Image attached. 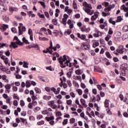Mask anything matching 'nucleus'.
Instances as JSON below:
<instances>
[{
	"mask_svg": "<svg viewBox=\"0 0 128 128\" xmlns=\"http://www.w3.org/2000/svg\"><path fill=\"white\" fill-rule=\"evenodd\" d=\"M76 122V118H72L70 119V124H74Z\"/></svg>",
	"mask_w": 128,
	"mask_h": 128,
	"instance_id": "obj_37",
	"label": "nucleus"
},
{
	"mask_svg": "<svg viewBox=\"0 0 128 128\" xmlns=\"http://www.w3.org/2000/svg\"><path fill=\"white\" fill-rule=\"evenodd\" d=\"M35 91L36 92V94H40L42 92L40 89L38 88H35Z\"/></svg>",
	"mask_w": 128,
	"mask_h": 128,
	"instance_id": "obj_25",
	"label": "nucleus"
},
{
	"mask_svg": "<svg viewBox=\"0 0 128 128\" xmlns=\"http://www.w3.org/2000/svg\"><path fill=\"white\" fill-rule=\"evenodd\" d=\"M94 42L92 44V48H96V46H100V42H98V40H94Z\"/></svg>",
	"mask_w": 128,
	"mask_h": 128,
	"instance_id": "obj_7",
	"label": "nucleus"
},
{
	"mask_svg": "<svg viewBox=\"0 0 128 128\" xmlns=\"http://www.w3.org/2000/svg\"><path fill=\"white\" fill-rule=\"evenodd\" d=\"M109 22L113 24V26H116V21L112 20V18H109Z\"/></svg>",
	"mask_w": 128,
	"mask_h": 128,
	"instance_id": "obj_17",
	"label": "nucleus"
},
{
	"mask_svg": "<svg viewBox=\"0 0 128 128\" xmlns=\"http://www.w3.org/2000/svg\"><path fill=\"white\" fill-rule=\"evenodd\" d=\"M54 101L52 100L48 102V105L50 106H54Z\"/></svg>",
	"mask_w": 128,
	"mask_h": 128,
	"instance_id": "obj_26",
	"label": "nucleus"
},
{
	"mask_svg": "<svg viewBox=\"0 0 128 128\" xmlns=\"http://www.w3.org/2000/svg\"><path fill=\"white\" fill-rule=\"evenodd\" d=\"M66 76H68L69 78H72V72H68L66 74Z\"/></svg>",
	"mask_w": 128,
	"mask_h": 128,
	"instance_id": "obj_45",
	"label": "nucleus"
},
{
	"mask_svg": "<svg viewBox=\"0 0 128 128\" xmlns=\"http://www.w3.org/2000/svg\"><path fill=\"white\" fill-rule=\"evenodd\" d=\"M50 6H51L52 8H55L56 6H54V2H50Z\"/></svg>",
	"mask_w": 128,
	"mask_h": 128,
	"instance_id": "obj_56",
	"label": "nucleus"
},
{
	"mask_svg": "<svg viewBox=\"0 0 128 128\" xmlns=\"http://www.w3.org/2000/svg\"><path fill=\"white\" fill-rule=\"evenodd\" d=\"M40 110V108L36 107L34 109V112H38V110Z\"/></svg>",
	"mask_w": 128,
	"mask_h": 128,
	"instance_id": "obj_43",
	"label": "nucleus"
},
{
	"mask_svg": "<svg viewBox=\"0 0 128 128\" xmlns=\"http://www.w3.org/2000/svg\"><path fill=\"white\" fill-rule=\"evenodd\" d=\"M122 30H123V32H128V25L124 26L123 27Z\"/></svg>",
	"mask_w": 128,
	"mask_h": 128,
	"instance_id": "obj_19",
	"label": "nucleus"
},
{
	"mask_svg": "<svg viewBox=\"0 0 128 128\" xmlns=\"http://www.w3.org/2000/svg\"><path fill=\"white\" fill-rule=\"evenodd\" d=\"M122 8L124 12H128V7H126V6L124 4H123L122 6Z\"/></svg>",
	"mask_w": 128,
	"mask_h": 128,
	"instance_id": "obj_16",
	"label": "nucleus"
},
{
	"mask_svg": "<svg viewBox=\"0 0 128 128\" xmlns=\"http://www.w3.org/2000/svg\"><path fill=\"white\" fill-rule=\"evenodd\" d=\"M83 10H84L85 12L87 14H90V10L92 8V5L90 4H88L86 2H84L83 4Z\"/></svg>",
	"mask_w": 128,
	"mask_h": 128,
	"instance_id": "obj_2",
	"label": "nucleus"
},
{
	"mask_svg": "<svg viewBox=\"0 0 128 128\" xmlns=\"http://www.w3.org/2000/svg\"><path fill=\"white\" fill-rule=\"evenodd\" d=\"M5 88L6 90H10V84H7L5 86Z\"/></svg>",
	"mask_w": 128,
	"mask_h": 128,
	"instance_id": "obj_38",
	"label": "nucleus"
},
{
	"mask_svg": "<svg viewBox=\"0 0 128 128\" xmlns=\"http://www.w3.org/2000/svg\"><path fill=\"white\" fill-rule=\"evenodd\" d=\"M114 34V32L112 31V28H110L108 30V34Z\"/></svg>",
	"mask_w": 128,
	"mask_h": 128,
	"instance_id": "obj_34",
	"label": "nucleus"
},
{
	"mask_svg": "<svg viewBox=\"0 0 128 128\" xmlns=\"http://www.w3.org/2000/svg\"><path fill=\"white\" fill-rule=\"evenodd\" d=\"M4 64H8V58H6L4 60Z\"/></svg>",
	"mask_w": 128,
	"mask_h": 128,
	"instance_id": "obj_49",
	"label": "nucleus"
},
{
	"mask_svg": "<svg viewBox=\"0 0 128 128\" xmlns=\"http://www.w3.org/2000/svg\"><path fill=\"white\" fill-rule=\"evenodd\" d=\"M72 100H68L66 101L67 104H68V106H70V104H72Z\"/></svg>",
	"mask_w": 128,
	"mask_h": 128,
	"instance_id": "obj_55",
	"label": "nucleus"
},
{
	"mask_svg": "<svg viewBox=\"0 0 128 128\" xmlns=\"http://www.w3.org/2000/svg\"><path fill=\"white\" fill-rule=\"evenodd\" d=\"M53 33L54 34L55 36H58V34H60V32L57 30H55Z\"/></svg>",
	"mask_w": 128,
	"mask_h": 128,
	"instance_id": "obj_29",
	"label": "nucleus"
},
{
	"mask_svg": "<svg viewBox=\"0 0 128 128\" xmlns=\"http://www.w3.org/2000/svg\"><path fill=\"white\" fill-rule=\"evenodd\" d=\"M38 16L41 18H44V15L43 14H40V13H38Z\"/></svg>",
	"mask_w": 128,
	"mask_h": 128,
	"instance_id": "obj_46",
	"label": "nucleus"
},
{
	"mask_svg": "<svg viewBox=\"0 0 128 128\" xmlns=\"http://www.w3.org/2000/svg\"><path fill=\"white\" fill-rule=\"evenodd\" d=\"M98 12H96L94 15L92 16L91 17L92 20H96L98 18Z\"/></svg>",
	"mask_w": 128,
	"mask_h": 128,
	"instance_id": "obj_6",
	"label": "nucleus"
},
{
	"mask_svg": "<svg viewBox=\"0 0 128 128\" xmlns=\"http://www.w3.org/2000/svg\"><path fill=\"white\" fill-rule=\"evenodd\" d=\"M67 84H68V86H70H70H72V82L70 80H68L67 81Z\"/></svg>",
	"mask_w": 128,
	"mask_h": 128,
	"instance_id": "obj_50",
	"label": "nucleus"
},
{
	"mask_svg": "<svg viewBox=\"0 0 128 128\" xmlns=\"http://www.w3.org/2000/svg\"><path fill=\"white\" fill-rule=\"evenodd\" d=\"M20 106H24V100H20Z\"/></svg>",
	"mask_w": 128,
	"mask_h": 128,
	"instance_id": "obj_57",
	"label": "nucleus"
},
{
	"mask_svg": "<svg viewBox=\"0 0 128 128\" xmlns=\"http://www.w3.org/2000/svg\"><path fill=\"white\" fill-rule=\"evenodd\" d=\"M115 35L117 36H122V33L120 32H115Z\"/></svg>",
	"mask_w": 128,
	"mask_h": 128,
	"instance_id": "obj_36",
	"label": "nucleus"
},
{
	"mask_svg": "<svg viewBox=\"0 0 128 128\" xmlns=\"http://www.w3.org/2000/svg\"><path fill=\"white\" fill-rule=\"evenodd\" d=\"M73 82L74 84H75V86L76 88H80V85L78 84V82L73 80Z\"/></svg>",
	"mask_w": 128,
	"mask_h": 128,
	"instance_id": "obj_48",
	"label": "nucleus"
},
{
	"mask_svg": "<svg viewBox=\"0 0 128 128\" xmlns=\"http://www.w3.org/2000/svg\"><path fill=\"white\" fill-rule=\"evenodd\" d=\"M123 20L124 19L122 18V16H118L117 17V20H116V22H120Z\"/></svg>",
	"mask_w": 128,
	"mask_h": 128,
	"instance_id": "obj_13",
	"label": "nucleus"
},
{
	"mask_svg": "<svg viewBox=\"0 0 128 128\" xmlns=\"http://www.w3.org/2000/svg\"><path fill=\"white\" fill-rule=\"evenodd\" d=\"M103 4H104L105 6H110V3H108V2H104Z\"/></svg>",
	"mask_w": 128,
	"mask_h": 128,
	"instance_id": "obj_63",
	"label": "nucleus"
},
{
	"mask_svg": "<svg viewBox=\"0 0 128 128\" xmlns=\"http://www.w3.org/2000/svg\"><path fill=\"white\" fill-rule=\"evenodd\" d=\"M59 63L60 64V66L64 68L66 66H68L69 68H72V64L70 62V57L64 55L62 56H60L58 58Z\"/></svg>",
	"mask_w": 128,
	"mask_h": 128,
	"instance_id": "obj_1",
	"label": "nucleus"
},
{
	"mask_svg": "<svg viewBox=\"0 0 128 128\" xmlns=\"http://www.w3.org/2000/svg\"><path fill=\"white\" fill-rule=\"evenodd\" d=\"M2 30V32H4L6 28H8V25L6 24H2V26H1Z\"/></svg>",
	"mask_w": 128,
	"mask_h": 128,
	"instance_id": "obj_9",
	"label": "nucleus"
},
{
	"mask_svg": "<svg viewBox=\"0 0 128 128\" xmlns=\"http://www.w3.org/2000/svg\"><path fill=\"white\" fill-rule=\"evenodd\" d=\"M1 70H2V72H6V70H8V68L3 66V68H1Z\"/></svg>",
	"mask_w": 128,
	"mask_h": 128,
	"instance_id": "obj_41",
	"label": "nucleus"
},
{
	"mask_svg": "<svg viewBox=\"0 0 128 128\" xmlns=\"http://www.w3.org/2000/svg\"><path fill=\"white\" fill-rule=\"evenodd\" d=\"M82 46H83L86 50H88V48H90V45L86 44V43H83L82 45Z\"/></svg>",
	"mask_w": 128,
	"mask_h": 128,
	"instance_id": "obj_10",
	"label": "nucleus"
},
{
	"mask_svg": "<svg viewBox=\"0 0 128 128\" xmlns=\"http://www.w3.org/2000/svg\"><path fill=\"white\" fill-rule=\"evenodd\" d=\"M100 96H102V98H104V96H105L104 92H100Z\"/></svg>",
	"mask_w": 128,
	"mask_h": 128,
	"instance_id": "obj_64",
	"label": "nucleus"
},
{
	"mask_svg": "<svg viewBox=\"0 0 128 128\" xmlns=\"http://www.w3.org/2000/svg\"><path fill=\"white\" fill-rule=\"evenodd\" d=\"M96 86H97V88H98V90H102V86H100V84H98V85Z\"/></svg>",
	"mask_w": 128,
	"mask_h": 128,
	"instance_id": "obj_62",
	"label": "nucleus"
},
{
	"mask_svg": "<svg viewBox=\"0 0 128 128\" xmlns=\"http://www.w3.org/2000/svg\"><path fill=\"white\" fill-rule=\"evenodd\" d=\"M23 64V68H28V62L24 61Z\"/></svg>",
	"mask_w": 128,
	"mask_h": 128,
	"instance_id": "obj_14",
	"label": "nucleus"
},
{
	"mask_svg": "<svg viewBox=\"0 0 128 128\" xmlns=\"http://www.w3.org/2000/svg\"><path fill=\"white\" fill-rule=\"evenodd\" d=\"M43 116H42V115H38L37 116V120H41V118H42Z\"/></svg>",
	"mask_w": 128,
	"mask_h": 128,
	"instance_id": "obj_61",
	"label": "nucleus"
},
{
	"mask_svg": "<svg viewBox=\"0 0 128 128\" xmlns=\"http://www.w3.org/2000/svg\"><path fill=\"white\" fill-rule=\"evenodd\" d=\"M76 92H78L79 96H82V90L80 89H77Z\"/></svg>",
	"mask_w": 128,
	"mask_h": 128,
	"instance_id": "obj_27",
	"label": "nucleus"
},
{
	"mask_svg": "<svg viewBox=\"0 0 128 128\" xmlns=\"http://www.w3.org/2000/svg\"><path fill=\"white\" fill-rule=\"evenodd\" d=\"M113 60L114 62H118V58L116 57H114L113 58Z\"/></svg>",
	"mask_w": 128,
	"mask_h": 128,
	"instance_id": "obj_54",
	"label": "nucleus"
},
{
	"mask_svg": "<svg viewBox=\"0 0 128 128\" xmlns=\"http://www.w3.org/2000/svg\"><path fill=\"white\" fill-rule=\"evenodd\" d=\"M44 124V120H42L37 122V124L38 126H40L42 124Z\"/></svg>",
	"mask_w": 128,
	"mask_h": 128,
	"instance_id": "obj_35",
	"label": "nucleus"
},
{
	"mask_svg": "<svg viewBox=\"0 0 128 128\" xmlns=\"http://www.w3.org/2000/svg\"><path fill=\"white\" fill-rule=\"evenodd\" d=\"M16 80H20V78H22V76L18 74L16 75Z\"/></svg>",
	"mask_w": 128,
	"mask_h": 128,
	"instance_id": "obj_47",
	"label": "nucleus"
},
{
	"mask_svg": "<svg viewBox=\"0 0 128 128\" xmlns=\"http://www.w3.org/2000/svg\"><path fill=\"white\" fill-rule=\"evenodd\" d=\"M73 8L74 10H77L78 8V6L76 5V2H73Z\"/></svg>",
	"mask_w": 128,
	"mask_h": 128,
	"instance_id": "obj_33",
	"label": "nucleus"
},
{
	"mask_svg": "<svg viewBox=\"0 0 128 128\" xmlns=\"http://www.w3.org/2000/svg\"><path fill=\"white\" fill-rule=\"evenodd\" d=\"M39 4H40L41 6L44 8H46V3L44 2L39 1Z\"/></svg>",
	"mask_w": 128,
	"mask_h": 128,
	"instance_id": "obj_23",
	"label": "nucleus"
},
{
	"mask_svg": "<svg viewBox=\"0 0 128 128\" xmlns=\"http://www.w3.org/2000/svg\"><path fill=\"white\" fill-rule=\"evenodd\" d=\"M70 94L72 96V98H76V95L74 94V93L73 92H70Z\"/></svg>",
	"mask_w": 128,
	"mask_h": 128,
	"instance_id": "obj_59",
	"label": "nucleus"
},
{
	"mask_svg": "<svg viewBox=\"0 0 128 128\" xmlns=\"http://www.w3.org/2000/svg\"><path fill=\"white\" fill-rule=\"evenodd\" d=\"M13 98H16V100H20V97H18V95H16V94H13Z\"/></svg>",
	"mask_w": 128,
	"mask_h": 128,
	"instance_id": "obj_31",
	"label": "nucleus"
},
{
	"mask_svg": "<svg viewBox=\"0 0 128 128\" xmlns=\"http://www.w3.org/2000/svg\"><path fill=\"white\" fill-rule=\"evenodd\" d=\"M68 119H64V122H62L63 126H66V124H68Z\"/></svg>",
	"mask_w": 128,
	"mask_h": 128,
	"instance_id": "obj_39",
	"label": "nucleus"
},
{
	"mask_svg": "<svg viewBox=\"0 0 128 128\" xmlns=\"http://www.w3.org/2000/svg\"><path fill=\"white\" fill-rule=\"evenodd\" d=\"M104 12H110V8H109V6H108L106 8H104Z\"/></svg>",
	"mask_w": 128,
	"mask_h": 128,
	"instance_id": "obj_32",
	"label": "nucleus"
},
{
	"mask_svg": "<svg viewBox=\"0 0 128 128\" xmlns=\"http://www.w3.org/2000/svg\"><path fill=\"white\" fill-rule=\"evenodd\" d=\"M86 26H82L81 28V32H86Z\"/></svg>",
	"mask_w": 128,
	"mask_h": 128,
	"instance_id": "obj_51",
	"label": "nucleus"
},
{
	"mask_svg": "<svg viewBox=\"0 0 128 128\" xmlns=\"http://www.w3.org/2000/svg\"><path fill=\"white\" fill-rule=\"evenodd\" d=\"M62 112L58 111L56 112V116H62Z\"/></svg>",
	"mask_w": 128,
	"mask_h": 128,
	"instance_id": "obj_42",
	"label": "nucleus"
},
{
	"mask_svg": "<svg viewBox=\"0 0 128 128\" xmlns=\"http://www.w3.org/2000/svg\"><path fill=\"white\" fill-rule=\"evenodd\" d=\"M22 42L26 44H30V42H28V40L26 38V37H24L22 38Z\"/></svg>",
	"mask_w": 128,
	"mask_h": 128,
	"instance_id": "obj_15",
	"label": "nucleus"
},
{
	"mask_svg": "<svg viewBox=\"0 0 128 128\" xmlns=\"http://www.w3.org/2000/svg\"><path fill=\"white\" fill-rule=\"evenodd\" d=\"M28 34L30 35V40H34L32 30V29H30V28L28 29Z\"/></svg>",
	"mask_w": 128,
	"mask_h": 128,
	"instance_id": "obj_5",
	"label": "nucleus"
},
{
	"mask_svg": "<svg viewBox=\"0 0 128 128\" xmlns=\"http://www.w3.org/2000/svg\"><path fill=\"white\" fill-rule=\"evenodd\" d=\"M26 88H30V80H27L26 82Z\"/></svg>",
	"mask_w": 128,
	"mask_h": 128,
	"instance_id": "obj_20",
	"label": "nucleus"
},
{
	"mask_svg": "<svg viewBox=\"0 0 128 128\" xmlns=\"http://www.w3.org/2000/svg\"><path fill=\"white\" fill-rule=\"evenodd\" d=\"M4 22H10V18H8V16H6L4 18Z\"/></svg>",
	"mask_w": 128,
	"mask_h": 128,
	"instance_id": "obj_22",
	"label": "nucleus"
},
{
	"mask_svg": "<svg viewBox=\"0 0 128 128\" xmlns=\"http://www.w3.org/2000/svg\"><path fill=\"white\" fill-rule=\"evenodd\" d=\"M18 35L20 36V35L22 34L23 32L22 31V30H20V26H18Z\"/></svg>",
	"mask_w": 128,
	"mask_h": 128,
	"instance_id": "obj_30",
	"label": "nucleus"
},
{
	"mask_svg": "<svg viewBox=\"0 0 128 128\" xmlns=\"http://www.w3.org/2000/svg\"><path fill=\"white\" fill-rule=\"evenodd\" d=\"M38 78L40 80H42V82H44V76H38Z\"/></svg>",
	"mask_w": 128,
	"mask_h": 128,
	"instance_id": "obj_53",
	"label": "nucleus"
},
{
	"mask_svg": "<svg viewBox=\"0 0 128 128\" xmlns=\"http://www.w3.org/2000/svg\"><path fill=\"white\" fill-rule=\"evenodd\" d=\"M52 22L54 24L55 26H56L58 24V19H56V18L53 19L52 20Z\"/></svg>",
	"mask_w": 128,
	"mask_h": 128,
	"instance_id": "obj_24",
	"label": "nucleus"
},
{
	"mask_svg": "<svg viewBox=\"0 0 128 128\" xmlns=\"http://www.w3.org/2000/svg\"><path fill=\"white\" fill-rule=\"evenodd\" d=\"M128 70V64H123L120 66V70L121 72V74L122 76H126V70Z\"/></svg>",
	"mask_w": 128,
	"mask_h": 128,
	"instance_id": "obj_3",
	"label": "nucleus"
},
{
	"mask_svg": "<svg viewBox=\"0 0 128 128\" xmlns=\"http://www.w3.org/2000/svg\"><path fill=\"white\" fill-rule=\"evenodd\" d=\"M80 102L81 104H82V106L84 108H86L88 106V105L86 104V100H84V99L81 98L80 100Z\"/></svg>",
	"mask_w": 128,
	"mask_h": 128,
	"instance_id": "obj_8",
	"label": "nucleus"
},
{
	"mask_svg": "<svg viewBox=\"0 0 128 128\" xmlns=\"http://www.w3.org/2000/svg\"><path fill=\"white\" fill-rule=\"evenodd\" d=\"M60 88H57V90L55 92L56 94H60Z\"/></svg>",
	"mask_w": 128,
	"mask_h": 128,
	"instance_id": "obj_60",
	"label": "nucleus"
},
{
	"mask_svg": "<svg viewBox=\"0 0 128 128\" xmlns=\"http://www.w3.org/2000/svg\"><path fill=\"white\" fill-rule=\"evenodd\" d=\"M96 101L97 102H100V94H98L96 95Z\"/></svg>",
	"mask_w": 128,
	"mask_h": 128,
	"instance_id": "obj_58",
	"label": "nucleus"
},
{
	"mask_svg": "<svg viewBox=\"0 0 128 128\" xmlns=\"http://www.w3.org/2000/svg\"><path fill=\"white\" fill-rule=\"evenodd\" d=\"M111 36L110 34H108L106 36L105 38V40L106 42H108L110 40V38Z\"/></svg>",
	"mask_w": 128,
	"mask_h": 128,
	"instance_id": "obj_28",
	"label": "nucleus"
},
{
	"mask_svg": "<svg viewBox=\"0 0 128 128\" xmlns=\"http://www.w3.org/2000/svg\"><path fill=\"white\" fill-rule=\"evenodd\" d=\"M106 55L108 58H112V56L110 55V54L108 52H106Z\"/></svg>",
	"mask_w": 128,
	"mask_h": 128,
	"instance_id": "obj_21",
	"label": "nucleus"
},
{
	"mask_svg": "<svg viewBox=\"0 0 128 128\" xmlns=\"http://www.w3.org/2000/svg\"><path fill=\"white\" fill-rule=\"evenodd\" d=\"M13 104H14L15 106H18V100H14L13 102Z\"/></svg>",
	"mask_w": 128,
	"mask_h": 128,
	"instance_id": "obj_52",
	"label": "nucleus"
},
{
	"mask_svg": "<svg viewBox=\"0 0 128 128\" xmlns=\"http://www.w3.org/2000/svg\"><path fill=\"white\" fill-rule=\"evenodd\" d=\"M24 46V43L19 40L18 42H12L11 44L10 45V48H12V46L13 48H16L18 46Z\"/></svg>",
	"mask_w": 128,
	"mask_h": 128,
	"instance_id": "obj_4",
	"label": "nucleus"
},
{
	"mask_svg": "<svg viewBox=\"0 0 128 128\" xmlns=\"http://www.w3.org/2000/svg\"><path fill=\"white\" fill-rule=\"evenodd\" d=\"M9 10L10 12H16V10H18V8L10 6L9 8Z\"/></svg>",
	"mask_w": 128,
	"mask_h": 128,
	"instance_id": "obj_12",
	"label": "nucleus"
},
{
	"mask_svg": "<svg viewBox=\"0 0 128 128\" xmlns=\"http://www.w3.org/2000/svg\"><path fill=\"white\" fill-rule=\"evenodd\" d=\"M11 30L14 34H16V28H11Z\"/></svg>",
	"mask_w": 128,
	"mask_h": 128,
	"instance_id": "obj_40",
	"label": "nucleus"
},
{
	"mask_svg": "<svg viewBox=\"0 0 128 128\" xmlns=\"http://www.w3.org/2000/svg\"><path fill=\"white\" fill-rule=\"evenodd\" d=\"M108 102H110V100H108V99H106L104 102V106L105 108H108L109 106Z\"/></svg>",
	"mask_w": 128,
	"mask_h": 128,
	"instance_id": "obj_18",
	"label": "nucleus"
},
{
	"mask_svg": "<svg viewBox=\"0 0 128 128\" xmlns=\"http://www.w3.org/2000/svg\"><path fill=\"white\" fill-rule=\"evenodd\" d=\"M116 52L118 54H124V51L120 50L119 48L116 50Z\"/></svg>",
	"mask_w": 128,
	"mask_h": 128,
	"instance_id": "obj_44",
	"label": "nucleus"
},
{
	"mask_svg": "<svg viewBox=\"0 0 128 128\" xmlns=\"http://www.w3.org/2000/svg\"><path fill=\"white\" fill-rule=\"evenodd\" d=\"M50 98H52V96H48L46 95L43 96V99L45 100H50Z\"/></svg>",
	"mask_w": 128,
	"mask_h": 128,
	"instance_id": "obj_11",
	"label": "nucleus"
}]
</instances>
